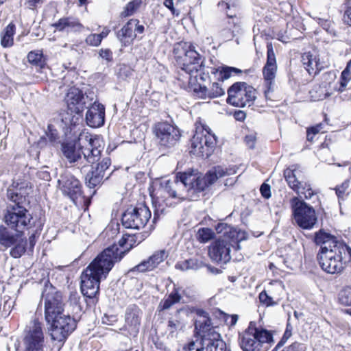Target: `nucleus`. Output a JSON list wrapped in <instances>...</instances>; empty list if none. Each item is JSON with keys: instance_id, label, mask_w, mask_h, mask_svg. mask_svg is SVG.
I'll return each instance as SVG.
<instances>
[{"instance_id": "nucleus-1", "label": "nucleus", "mask_w": 351, "mask_h": 351, "mask_svg": "<svg viewBox=\"0 0 351 351\" xmlns=\"http://www.w3.org/2000/svg\"><path fill=\"white\" fill-rule=\"evenodd\" d=\"M236 173L233 169L217 166L208 171L205 176H198L197 171L178 173L173 180H162L160 182L156 195L158 197H169L182 201L194 199L218 178Z\"/></svg>"}, {"instance_id": "nucleus-2", "label": "nucleus", "mask_w": 351, "mask_h": 351, "mask_svg": "<svg viewBox=\"0 0 351 351\" xmlns=\"http://www.w3.org/2000/svg\"><path fill=\"white\" fill-rule=\"evenodd\" d=\"M315 242L320 245L317 259L325 272L339 274L351 265V247L344 242L323 230L315 233Z\"/></svg>"}, {"instance_id": "nucleus-3", "label": "nucleus", "mask_w": 351, "mask_h": 351, "mask_svg": "<svg viewBox=\"0 0 351 351\" xmlns=\"http://www.w3.org/2000/svg\"><path fill=\"white\" fill-rule=\"evenodd\" d=\"M104 149V141L99 136L82 132L76 144L63 143L62 150L67 160L80 169L82 173L86 172V167L97 162Z\"/></svg>"}, {"instance_id": "nucleus-4", "label": "nucleus", "mask_w": 351, "mask_h": 351, "mask_svg": "<svg viewBox=\"0 0 351 351\" xmlns=\"http://www.w3.org/2000/svg\"><path fill=\"white\" fill-rule=\"evenodd\" d=\"M174 51L176 54L184 53V57L181 58L179 62L180 69L178 72V80L182 82L181 86L183 87L193 88L196 90L197 88L194 86L197 82V73L204 69V58L191 43L180 44L175 48Z\"/></svg>"}, {"instance_id": "nucleus-5", "label": "nucleus", "mask_w": 351, "mask_h": 351, "mask_svg": "<svg viewBox=\"0 0 351 351\" xmlns=\"http://www.w3.org/2000/svg\"><path fill=\"white\" fill-rule=\"evenodd\" d=\"M239 339L243 351H267L274 343L272 332L265 328H257L252 322L240 335Z\"/></svg>"}, {"instance_id": "nucleus-6", "label": "nucleus", "mask_w": 351, "mask_h": 351, "mask_svg": "<svg viewBox=\"0 0 351 351\" xmlns=\"http://www.w3.org/2000/svg\"><path fill=\"white\" fill-rule=\"evenodd\" d=\"M191 142L190 153L191 154L208 158L213 152L217 137L207 125L199 121L196 123L195 134Z\"/></svg>"}, {"instance_id": "nucleus-7", "label": "nucleus", "mask_w": 351, "mask_h": 351, "mask_svg": "<svg viewBox=\"0 0 351 351\" xmlns=\"http://www.w3.org/2000/svg\"><path fill=\"white\" fill-rule=\"evenodd\" d=\"M125 251H120L117 245H112L104 250L88 266L94 271L106 278L114 264L121 261L125 255Z\"/></svg>"}, {"instance_id": "nucleus-8", "label": "nucleus", "mask_w": 351, "mask_h": 351, "mask_svg": "<svg viewBox=\"0 0 351 351\" xmlns=\"http://www.w3.org/2000/svg\"><path fill=\"white\" fill-rule=\"evenodd\" d=\"M293 219L301 228L311 230L317 223V217L315 209L303 199L293 197L290 199Z\"/></svg>"}, {"instance_id": "nucleus-9", "label": "nucleus", "mask_w": 351, "mask_h": 351, "mask_svg": "<svg viewBox=\"0 0 351 351\" xmlns=\"http://www.w3.org/2000/svg\"><path fill=\"white\" fill-rule=\"evenodd\" d=\"M227 103L232 106L244 108L253 105L256 98V90L245 82H236L228 90Z\"/></svg>"}, {"instance_id": "nucleus-10", "label": "nucleus", "mask_w": 351, "mask_h": 351, "mask_svg": "<svg viewBox=\"0 0 351 351\" xmlns=\"http://www.w3.org/2000/svg\"><path fill=\"white\" fill-rule=\"evenodd\" d=\"M42 298L45 303V318L47 323L53 321L56 317L64 313V304L62 295L52 285H46Z\"/></svg>"}, {"instance_id": "nucleus-11", "label": "nucleus", "mask_w": 351, "mask_h": 351, "mask_svg": "<svg viewBox=\"0 0 351 351\" xmlns=\"http://www.w3.org/2000/svg\"><path fill=\"white\" fill-rule=\"evenodd\" d=\"M32 219L24 206H7L3 217V221L8 228L21 233L29 227Z\"/></svg>"}, {"instance_id": "nucleus-12", "label": "nucleus", "mask_w": 351, "mask_h": 351, "mask_svg": "<svg viewBox=\"0 0 351 351\" xmlns=\"http://www.w3.org/2000/svg\"><path fill=\"white\" fill-rule=\"evenodd\" d=\"M23 343L25 351H44V332L42 323L37 319H34L26 326Z\"/></svg>"}, {"instance_id": "nucleus-13", "label": "nucleus", "mask_w": 351, "mask_h": 351, "mask_svg": "<svg viewBox=\"0 0 351 351\" xmlns=\"http://www.w3.org/2000/svg\"><path fill=\"white\" fill-rule=\"evenodd\" d=\"M51 337L54 341L60 343L59 347L64 343L69 335L75 329L76 322L69 315L62 314L50 322Z\"/></svg>"}, {"instance_id": "nucleus-14", "label": "nucleus", "mask_w": 351, "mask_h": 351, "mask_svg": "<svg viewBox=\"0 0 351 351\" xmlns=\"http://www.w3.org/2000/svg\"><path fill=\"white\" fill-rule=\"evenodd\" d=\"M151 218V211L145 205L130 208L123 214L121 221L126 228L141 229L145 226Z\"/></svg>"}, {"instance_id": "nucleus-15", "label": "nucleus", "mask_w": 351, "mask_h": 351, "mask_svg": "<svg viewBox=\"0 0 351 351\" xmlns=\"http://www.w3.org/2000/svg\"><path fill=\"white\" fill-rule=\"evenodd\" d=\"M284 176L289 186L299 195H304L305 199H310L315 195L310 184L302 180L301 172L295 166L286 169Z\"/></svg>"}, {"instance_id": "nucleus-16", "label": "nucleus", "mask_w": 351, "mask_h": 351, "mask_svg": "<svg viewBox=\"0 0 351 351\" xmlns=\"http://www.w3.org/2000/svg\"><path fill=\"white\" fill-rule=\"evenodd\" d=\"M277 72L276 55L271 43L267 45V62L263 69L265 86L264 91L266 99H271L270 93L274 91V79Z\"/></svg>"}, {"instance_id": "nucleus-17", "label": "nucleus", "mask_w": 351, "mask_h": 351, "mask_svg": "<svg viewBox=\"0 0 351 351\" xmlns=\"http://www.w3.org/2000/svg\"><path fill=\"white\" fill-rule=\"evenodd\" d=\"M230 240L219 237L209 247L208 254L212 261L221 264H226L231 259L230 249L233 246Z\"/></svg>"}, {"instance_id": "nucleus-18", "label": "nucleus", "mask_w": 351, "mask_h": 351, "mask_svg": "<svg viewBox=\"0 0 351 351\" xmlns=\"http://www.w3.org/2000/svg\"><path fill=\"white\" fill-rule=\"evenodd\" d=\"M94 97V93L84 95L82 91L76 87L69 89L65 97L68 108L75 114H80L90 103V99Z\"/></svg>"}, {"instance_id": "nucleus-19", "label": "nucleus", "mask_w": 351, "mask_h": 351, "mask_svg": "<svg viewBox=\"0 0 351 351\" xmlns=\"http://www.w3.org/2000/svg\"><path fill=\"white\" fill-rule=\"evenodd\" d=\"M103 277L87 267L81 275V291L82 294L89 298L95 297L99 293L100 281Z\"/></svg>"}, {"instance_id": "nucleus-20", "label": "nucleus", "mask_w": 351, "mask_h": 351, "mask_svg": "<svg viewBox=\"0 0 351 351\" xmlns=\"http://www.w3.org/2000/svg\"><path fill=\"white\" fill-rule=\"evenodd\" d=\"M154 133L160 145L171 147L176 144L180 138L179 131L167 122L158 123Z\"/></svg>"}, {"instance_id": "nucleus-21", "label": "nucleus", "mask_w": 351, "mask_h": 351, "mask_svg": "<svg viewBox=\"0 0 351 351\" xmlns=\"http://www.w3.org/2000/svg\"><path fill=\"white\" fill-rule=\"evenodd\" d=\"M58 186L62 192L69 197L75 203V201L82 195V184L80 182L70 173L62 174L58 179Z\"/></svg>"}, {"instance_id": "nucleus-22", "label": "nucleus", "mask_w": 351, "mask_h": 351, "mask_svg": "<svg viewBox=\"0 0 351 351\" xmlns=\"http://www.w3.org/2000/svg\"><path fill=\"white\" fill-rule=\"evenodd\" d=\"M141 311L136 305L127 308L125 315V324L120 328L121 333L128 337H136L139 332L141 324Z\"/></svg>"}, {"instance_id": "nucleus-23", "label": "nucleus", "mask_w": 351, "mask_h": 351, "mask_svg": "<svg viewBox=\"0 0 351 351\" xmlns=\"http://www.w3.org/2000/svg\"><path fill=\"white\" fill-rule=\"evenodd\" d=\"M86 121L92 128L102 126L105 122V107L101 104L94 101V97L90 99V103L86 106Z\"/></svg>"}, {"instance_id": "nucleus-24", "label": "nucleus", "mask_w": 351, "mask_h": 351, "mask_svg": "<svg viewBox=\"0 0 351 351\" xmlns=\"http://www.w3.org/2000/svg\"><path fill=\"white\" fill-rule=\"evenodd\" d=\"M29 191L25 183L14 182L7 190V198L10 202L7 206H24Z\"/></svg>"}, {"instance_id": "nucleus-25", "label": "nucleus", "mask_w": 351, "mask_h": 351, "mask_svg": "<svg viewBox=\"0 0 351 351\" xmlns=\"http://www.w3.org/2000/svg\"><path fill=\"white\" fill-rule=\"evenodd\" d=\"M111 165V160L109 158H104L98 163L95 170L92 168L91 171L85 174V182L87 186L89 188H95V186L101 184L103 182L106 171L109 168Z\"/></svg>"}, {"instance_id": "nucleus-26", "label": "nucleus", "mask_w": 351, "mask_h": 351, "mask_svg": "<svg viewBox=\"0 0 351 351\" xmlns=\"http://www.w3.org/2000/svg\"><path fill=\"white\" fill-rule=\"evenodd\" d=\"M168 256V253L165 250H160L154 252L147 260L141 262L138 265L133 267L130 271L145 272L152 271L162 263Z\"/></svg>"}, {"instance_id": "nucleus-27", "label": "nucleus", "mask_w": 351, "mask_h": 351, "mask_svg": "<svg viewBox=\"0 0 351 351\" xmlns=\"http://www.w3.org/2000/svg\"><path fill=\"white\" fill-rule=\"evenodd\" d=\"M215 229L218 234H223L219 237L221 239L230 240L233 242H239L245 239V233L244 232L238 231L227 223H219L217 225Z\"/></svg>"}, {"instance_id": "nucleus-28", "label": "nucleus", "mask_w": 351, "mask_h": 351, "mask_svg": "<svg viewBox=\"0 0 351 351\" xmlns=\"http://www.w3.org/2000/svg\"><path fill=\"white\" fill-rule=\"evenodd\" d=\"M53 26L59 32H80L84 27L79 20L73 16L62 17L53 24Z\"/></svg>"}, {"instance_id": "nucleus-29", "label": "nucleus", "mask_w": 351, "mask_h": 351, "mask_svg": "<svg viewBox=\"0 0 351 351\" xmlns=\"http://www.w3.org/2000/svg\"><path fill=\"white\" fill-rule=\"evenodd\" d=\"M212 337L204 335L203 338V346L204 351H230L226 349V343L220 339L218 332H213Z\"/></svg>"}, {"instance_id": "nucleus-30", "label": "nucleus", "mask_w": 351, "mask_h": 351, "mask_svg": "<svg viewBox=\"0 0 351 351\" xmlns=\"http://www.w3.org/2000/svg\"><path fill=\"white\" fill-rule=\"evenodd\" d=\"M302 62L309 75H317L322 68L317 56L311 52L302 54Z\"/></svg>"}, {"instance_id": "nucleus-31", "label": "nucleus", "mask_w": 351, "mask_h": 351, "mask_svg": "<svg viewBox=\"0 0 351 351\" xmlns=\"http://www.w3.org/2000/svg\"><path fill=\"white\" fill-rule=\"evenodd\" d=\"M134 19H130L119 31L117 33V38L124 44L125 46L130 45L136 38V34L134 29L136 25Z\"/></svg>"}, {"instance_id": "nucleus-32", "label": "nucleus", "mask_w": 351, "mask_h": 351, "mask_svg": "<svg viewBox=\"0 0 351 351\" xmlns=\"http://www.w3.org/2000/svg\"><path fill=\"white\" fill-rule=\"evenodd\" d=\"M180 302L182 303L185 302L182 300V297L180 293V289L174 287L171 292L160 302L158 304V309L160 311L169 309L174 304Z\"/></svg>"}, {"instance_id": "nucleus-33", "label": "nucleus", "mask_w": 351, "mask_h": 351, "mask_svg": "<svg viewBox=\"0 0 351 351\" xmlns=\"http://www.w3.org/2000/svg\"><path fill=\"white\" fill-rule=\"evenodd\" d=\"M20 232H12L10 228L0 225V245L6 248L10 247L19 241Z\"/></svg>"}, {"instance_id": "nucleus-34", "label": "nucleus", "mask_w": 351, "mask_h": 351, "mask_svg": "<svg viewBox=\"0 0 351 351\" xmlns=\"http://www.w3.org/2000/svg\"><path fill=\"white\" fill-rule=\"evenodd\" d=\"M199 92L201 93V97L205 98H215L225 94V90L219 83L217 82L213 83L209 89L206 86H202L199 85Z\"/></svg>"}, {"instance_id": "nucleus-35", "label": "nucleus", "mask_w": 351, "mask_h": 351, "mask_svg": "<svg viewBox=\"0 0 351 351\" xmlns=\"http://www.w3.org/2000/svg\"><path fill=\"white\" fill-rule=\"evenodd\" d=\"M195 329L199 330L202 338L207 335L212 337V333L216 332L211 327V321L206 316H203L200 319L195 322Z\"/></svg>"}, {"instance_id": "nucleus-36", "label": "nucleus", "mask_w": 351, "mask_h": 351, "mask_svg": "<svg viewBox=\"0 0 351 351\" xmlns=\"http://www.w3.org/2000/svg\"><path fill=\"white\" fill-rule=\"evenodd\" d=\"M15 25L12 23H10L1 32V44L3 47H10L12 46Z\"/></svg>"}, {"instance_id": "nucleus-37", "label": "nucleus", "mask_w": 351, "mask_h": 351, "mask_svg": "<svg viewBox=\"0 0 351 351\" xmlns=\"http://www.w3.org/2000/svg\"><path fill=\"white\" fill-rule=\"evenodd\" d=\"M351 80V60L346 64V68L341 72L340 77V86L339 92L342 93L345 90L348 84Z\"/></svg>"}, {"instance_id": "nucleus-38", "label": "nucleus", "mask_w": 351, "mask_h": 351, "mask_svg": "<svg viewBox=\"0 0 351 351\" xmlns=\"http://www.w3.org/2000/svg\"><path fill=\"white\" fill-rule=\"evenodd\" d=\"M141 4V0H132L130 1L121 12V17L126 18L133 15L139 9Z\"/></svg>"}, {"instance_id": "nucleus-39", "label": "nucleus", "mask_w": 351, "mask_h": 351, "mask_svg": "<svg viewBox=\"0 0 351 351\" xmlns=\"http://www.w3.org/2000/svg\"><path fill=\"white\" fill-rule=\"evenodd\" d=\"M182 309L178 310L173 317L171 318L168 322V329L171 333L181 330L184 326V323L180 317V312Z\"/></svg>"}, {"instance_id": "nucleus-40", "label": "nucleus", "mask_w": 351, "mask_h": 351, "mask_svg": "<svg viewBox=\"0 0 351 351\" xmlns=\"http://www.w3.org/2000/svg\"><path fill=\"white\" fill-rule=\"evenodd\" d=\"M27 59L30 63L36 66L38 71L45 66V60L41 53L30 51L27 55Z\"/></svg>"}, {"instance_id": "nucleus-41", "label": "nucleus", "mask_w": 351, "mask_h": 351, "mask_svg": "<svg viewBox=\"0 0 351 351\" xmlns=\"http://www.w3.org/2000/svg\"><path fill=\"white\" fill-rule=\"evenodd\" d=\"M218 7L221 10L226 12L227 16L229 18H233L236 15V12L234 11L236 5L231 0H226L219 2Z\"/></svg>"}, {"instance_id": "nucleus-42", "label": "nucleus", "mask_w": 351, "mask_h": 351, "mask_svg": "<svg viewBox=\"0 0 351 351\" xmlns=\"http://www.w3.org/2000/svg\"><path fill=\"white\" fill-rule=\"evenodd\" d=\"M26 241H18L16 244L12 245L13 247L11 248L10 251V254L12 257L14 258H18L22 256V255L25 252L26 250Z\"/></svg>"}, {"instance_id": "nucleus-43", "label": "nucleus", "mask_w": 351, "mask_h": 351, "mask_svg": "<svg viewBox=\"0 0 351 351\" xmlns=\"http://www.w3.org/2000/svg\"><path fill=\"white\" fill-rule=\"evenodd\" d=\"M216 71H219V78L222 81L242 73L241 69L231 66H222L221 70L217 69Z\"/></svg>"}, {"instance_id": "nucleus-44", "label": "nucleus", "mask_w": 351, "mask_h": 351, "mask_svg": "<svg viewBox=\"0 0 351 351\" xmlns=\"http://www.w3.org/2000/svg\"><path fill=\"white\" fill-rule=\"evenodd\" d=\"M350 182L349 180H346L342 182L341 185H338L335 187V193L339 199H344L346 197L350 191Z\"/></svg>"}, {"instance_id": "nucleus-45", "label": "nucleus", "mask_w": 351, "mask_h": 351, "mask_svg": "<svg viewBox=\"0 0 351 351\" xmlns=\"http://www.w3.org/2000/svg\"><path fill=\"white\" fill-rule=\"evenodd\" d=\"M339 300L343 305L351 306V287H346L340 291Z\"/></svg>"}, {"instance_id": "nucleus-46", "label": "nucleus", "mask_w": 351, "mask_h": 351, "mask_svg": "<svg viewBox=\"0 0 351 351\" xmlns=\"http://www.w3.org/2000/svg\"><path fill=\"white\" fill-rule=\"evenodd\" d=\"M213 232L210 228H203L198 230V239L202 243L208 242L213 237Z\"/></svg>"}, {"instance_id": "nucleus-47", "label": "nucleus", "mask_w": 351, "mask_h": 351, "mask_svg": "<svg viewBox=\"0 0 351 351\" xmlns=\"http://www.w3.org/2000/svg\"><path fill=\"white\" fill-rule=\"evenodd\" d=\"M260 302L266 306H274L278 304V302H275L266 291H263L259 293Z\"/></svg>"}, {"instance_id": "nucleus-48", "label": "nucleus", "mask_w": 351, "mask_h": 351, "mask_svg": "<svg viewBox=\"0 0 351 351\" xmlns=\"http://www.w3.org/2000/svg\"><path fill=\"white\" fill-rule=\"evenodd\" d=\"M182 351H204L203 338L199 341H191L182 348Z\"/></svg>"}, {"instance_id": "nucleus-49", "label": "nucleus", "mask_w": 351, "mask_h": 351, "mask_svg": "<svg viewBox=\"0 0 351 351\" xmlns=\"http://www.w3.org/2000/svg\"><path fill=\"white\" fill-rule=\"evenodd\" d=\"M47 137L51 143H56L59 138L58 133L53 125H49L45 132Z\"/></svg>"}, {"instance_id": "nucleus-50", "label": "nucleus", "mask_w": 351, "mask_h": 351, "mask_svg": "<svg viewBox=\"0 0 351 351\" xmlns=\"http://www.w3.org/2000/svg\"><path fill=\"white\" fill-rule=\"evenodd\" d=\"M85 42L88 45L98 47L101 44V40L97 34H91L86 38Z\"/></svg>"}, {"instance_id": "nucleus-51", "label": "nucleus", "mask_w": 351, "mask_h": 351, "mask_svg": "<svg viewBox=\"0 0 351 351\" xmlns=\"http://www.w3.org/2000/svg\"><path fill=\"white\" fill-rule=\"evenodd\" d=\"M319 24L322 27V28L326 30L328 34L335 35V30L332 27V23L330 21L319 19Z\"/></svg>"}, {"instance_id": "nucleus-52", "label": "nucleus", "mask_w": 351, "mask_h": 351, "mask_svg": "<svg viewBox=\"0 0 351 351\" xmlns=\"http://www.w3.org/2000/svg\"><path fill=\"white\" fill-rule=\"evenodd\" d=\"M189 270H197L204 266V263L197 258H190L188 260Z\"/></svg>"}, {"instance_id": "nucleus-53", "label": "nucleus", "mask_w": 351, "mask_h": 351, "mask_svg": "<svg viewBox=\"0 0 351 351\" xmlns=\"http://www.w3.org/2000/svg\"><path fill=\"white\" fill-rule=\"evenodd\" d=\"M304 346L299 342H294L289 346L285 348L282 351H304Z\"/></svg>"}, {"instance_id": "nucleus-54", "label": "nucleus", "mask_w": 351, "mask_h": 351, "mask_svg": "<svg viewBox=\"0 0 351 351\" xmlns=\"http://www.w3.org/2000/svg\"><path fill=\"white\" fill-rule=\"evenodd\" d=\"M261 195L266 199L271 197L270 186L267 184L263 183L260 189Z\"/></svg>"}, {"instance_id": "nucleus-55", "label": "nucleus", "mask_w": 351, "mask_h": 351, "mask_svg": "<svg viewBox=\"0 0 351 351\" xmlns=\"http://www.w3.org/2000/svg\"><path fill=\"white\" fill-rule=\"evenodd\" d=\"M99 56L103 58V59H105L107 61H110L112 58V52L110 49H101L100 51H99Z\"/></svg>"}, {"instance_id": "nucleus-56", "label": "nucleus", "mask_w": 351, "mask_h": 351, "mask_svg": "<svg viewBox=\"0 0 351 351\" xmlns=\"http://www.w3.org/2000/svg\"><path fill=\"white\" fill-rule=\"evenodd\" d=\"M344 21L351 26V2L349 3L343 16Z\"/></svg>"}, {"instance_id": "nucleus-57", "label": "nucleus", "mask_w": 351, "mask_h": 351, "mask_svg": "<svg viewBox=\"0 0 351 351\" xmlns=\"http://www.w3.org/2000/svg\"><path fill=\"white\" fill-rule=\"evenodd\" d=\"M126 239L128 240V247L125 251L126 253L132 248L136 243L135 235L126 234Z\"/></svg>"}, {"instance_id": "nucleus-58", "label": "nucleus", "mask_w": 351, "mask_h": 351, "mask_svg": "<svg viewBox=\"0 0 351 351\" xmlns=\"http://www.w3.org/2000/svg\"><path fill=\"white\" fill-rule=\"evenodd\" d=\"M13 302L11 300H7L5 302L3 306H0V309L2 308L3 311L5 312V315H8L12 307Z\"/></svg>"}, {"instance_id": "nucleus-59", "label": "nucleus", "mask_w": 351, "mask_h": 351, "mask_svg": "<svg viewBox=\"0 0 351 351\" xmlns=\"http://www.w3.org/2000/svg\"><path fill=\"white\" fill-rule=\"evenodd\" d=\"M176 268L181 271L189 270L188 260L178 262L176 265Z\"/></svg>"}, {"instance_id": "nucleus-60", "label": "nucleus", "mask_w": 351, "mask_h": 351, "mask_svg": "<svg viewBox=\"0 0 351 351\" xmlns=\"http://www.w3.org/2000/svg\"><path fill=\"white\" fill-rule=\"evenodd\" d=\"M246 145L250 148H254L255 144V137L253 135H247L245 138Z\"/></svg>"}, {"instance_id": "nucleus-61", "label": "nucleus", "mask_w": 351, "mask_h": 351, "mask_svg": "<svg viewBox=\"0 0 351 351\" xmlns=\"http://www.w3.org/2000/svg\"><path fill=\"white\" fill-rule=\"evenodd\" d=\"M276 38L283 43H287L290 41L289 37L281 32L277 33Z\"/></svg>"}, {"instance_id": "nucleus-62", "label": "nucleus", "mask_w": 351, "mask_h": 351, "mask_svg": "<svg viewBox=\"0 0 351 351\" xmlns=\"http://www.w3.org/2000/svg\"><path fill=\"white\" fill-rule=\"evenodd\" d=\"M291 336V330H286L283 335V337H282L280 341L278 343L276 348L284 344Z\"/></svg>"}, {"instance_id": "nucleus-63", "label": "nucleus", "mask_w": 351, "mask_h": 351, "mask_svg": "<svg viewBox=\"0 0 351 351\" xmlns=\"http://www.w3.org/2000/svg\"><path fill=\"white\" fill-rule=\"evenodd\" d=\"M134 21L135 23H136V25L134 27L135 34H143L145 29L144 26L143 25L139 24L138 20L134 19Z\"/></svg>"}, {"instance_id": "nucleus-64", "label": "nucleus", "mask_w": 351, "mask_h": 351, "mask_svg": "<svg viewBox=\"0 0 351 351\" xmlns=\"http://www.w3.org/2000/svg\"><path fill=\"white\" fill-rule=\"evenodd\" d=\"M164 5L169 9L173 14L175 13V8L173 6V0H165Z\"/></svg>"}]
</instances>
